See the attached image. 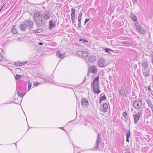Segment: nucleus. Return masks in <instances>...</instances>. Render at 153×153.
Returning a JSON list of instances; mask_svg holds the SVG:
<instances>
[{"instance_id": "1", "label": "nucleus", "mask_w": 153, "mask_h": 153, "mask_svg": "<svg viewBox=\"0 0 153 153\" xmlns=\"http://www.w3.org/2000/svg\"><path fill=\"white\" fill-rule=\"evenodd\" d=\"M132 104L133 106L137 110L136 111H135L133 114L134 122V123L136 124L138 123L140 117L143 114V110L140 108L142 104V99L139 98L134 101L133 102Z\"/></svg>"}, {"instance_id": "2", "label": "nucleus", "mask_w": 153, "mask_h": 153, "mask_svg": "<svg viewBox=\"0 0 153 153\" xmlns=\"http://www.w3.org/2000/svg\"><path fill=\"white\" fill-rule=\"evenodd\" d=\"M34 21L38 27H40L44 25V24L41 21L42 19V13L39 12H35L34 15Z\"/></svg>"}, {"instance_id": "3", "label": "nucleus", "mask_w": 153, "mask_h": 153, "mask_svg": "<svg viewBox=\"0 0 153 153\" xmlns=\"http://www.w3.org/2000/svg\"><path fill=\"white\" fill-rule=\"evenodd\" d=\"M94 93L99 94L100 92L99 90V77L97 76L94 80L92 85Z\"/></svg>"}, {"instance_id": "4", "label": "nucleus", "mask_w": 153, "mask_h": 153, "mask_svg": "<svg viewBox=\"0 0 153 153\" xmlns=\"http://www.w3.org/2000/svg\"><path fill=\"white\" fill-rule=\"evenodd\" d=\"M42 19H41V21L44 24L45 21H48L50 18V14L48 11H45L44 13H42Z\"/></svg>"}, {"instance_id": "5", "label": "nucleus", "mask_w": 153, "mask_h": 153, "mask_svg": "<svg viewBox=\"0 0 153 153\" xmlns=\"http://www.w3.org/2000/svg\"><path fill=\"white\" fill-rule=\"evenodd\" d=\"M37 79L38 81L42 82V84L47 83L49 81L48 77L45 75L38 76Z\"/></svg>"}, {"instance_id": "6", "label": "nucleus", "mask_w": 153, "mask_h": 153, "mask_svg": "<svg viewBox=\"0 0 153 153\" xmlns=\"http://www.w3.org/2000/svg\"><path fill=\"white\" fill-rule=\"evenodd\" d=\"M101 136L100 134L99 133L98 134L97 140L96 141L94 147V149H96L97 150L99 149V145L100 142L102 140Z\"/></svg>"}, {"instance_id": "7", "label": "nucleus", "mask_w": 153, "mask_h": 153, "mask_svg": "<svg viewBox=\"0 0 153 153\" xmlns=\"http://www.w3.org/2000/svg\"><path fill=\"white\" fill-rule=\"evenodd\" d=\"M71 16L73 24H74L75 26H76V25L75 21L76 18L75 10L74 8H72L71 9Z\"/></svg>"}, {"instance_id": "8", "label": "nucleus", "mask_w": 153, "mask_h": 153, "mask_svg": "<svg viewBox=\"0 0 153 153\" xmlns=\"http://www.w3.org/2000/svg\"><path fill=\"white\" fill-rule=\"evenodd\" d=\"M25 24L28 29H31L33 28L34 24L32 20L29 19L27 20L25 22Z\"/></svg>"}, {"instance_id": "9", "label": "nucleus", "mask_w": 153, "mask_h": 153, "mask_svg": "<svg viewBox=\"0 0 153 153\" xmlns=\"http://www.w3.org/2000/svg\"><path fill=\"white\" fill-rule=\"evenodd\" d=\"M81 105L83 108H87L89 105L88 100L85 98H83L81 100Z\"/></svg>"}, {"instance_id": "10", "label": "nucleus", "mask_w": 153, "mask_h": 153, "mask_svg": "<svg viewBox=\"0 0 153 153\" xmlns=\"http://www.w3.org/2000/svg\"><path fill=\"white\" fill-rule=\"evenodd\" d=\"M136 29L138 32L140 34L144 35L145 34V31L143 28L139 25L136 26Z\"/></svg>"}, {"instance_id": "11", "label": "nucleus", "mask_w": 153, "mask_h": 153, "mask_svg": "<svg viewBox=\"0 0 153 153\" xmlns=\"http://www.w3.org/2000/svg\"><path fill=\"white\" fill-rule=\"evenodd\" d=\"M120 93L124 97H126V95L124 88L123 87L120 88L118 89Z\"/></svg>"}, {"instance_id": "12", "label": "nucleus", "mask_w": 153, "mask_h": 153, "mask_svg": "<svg viewBox=\"0 0 153 153\" xmlns=\"http://www.w3.org/2000/svg\"><path fill=\"white\" fill-rule=\"evenodd\" d=\"M99 65L100 67H104L105 66V61L104 59H100L99 61Z\"/></svg>"}, {"instance_id": "13", "label": "nucleus", "mask_w": 153, "mask_h": 153, "mask_svg": "<svg viewBox=\"0 0 153 153\" xmlns=\"http://www.w3.org/2000/svg\"><path fill=\"white\" fill-rule=\"evenodd\" d=\"M96 58L95 56H89L88 59V61L90 62H95Z\"/></svg>"}, {"instance_id": "14", "label": "nucleus", "mask_w": 153, "mask_h": 153, "mask_svg": "<svg viewBox=\"0 0 153 153\" xmlns=\"http://www.w3.org/2000/svg\"><path fill=\"white\" fill-rule=\"evenodd\" d=\"M55 27V24L53 22L52 20H50L49 21V27L50 29L51 30H52V27Z\"/></svg>"}, {"instance_id": "15", "label": "nucleus", "mask_w": 153, "mask_h": 153, "mask_svg": "<svg viewBox=\"0 0 153 153\" xmlns=\"http://www.w3.org/2000/svg\"><path fill=\"white\" fill-rule=\"evenodd\" d=\"M90 71L93 74L96 73L97 70L95 66H92L90 68Z\"/></svg>"}, {"instance_id": "16", "label": "nucleus", "mask_w": 153, "mask_h": 153, "mask_svg": "<svg viewBox=\"0 0 153 153\" xmlns=\"http://www.w3.org/2000/svg\"><path fill=\"white\" fill-rule=\"evenodd\" d=\"M16 27V25H13L12 27L11 31L13 34H16L18 33V31Z\"/></svg>"}, {"instance_id": "17", "label": "nucleus", "mask_w": 153, "mask_h": 153, "mask_svg": "<svg viewBox=\"0 0 153 153\" xmlns=\"http://www.w3.org/2000/svg\"><path fill=\"white\" fill-rule=\"evenodd\" d=\"M20 28L21 30L22 31H25L26 30L27 28L25 22L23 24H22L20 25Z\"/></svg>"}, {"instance_id": "18", "label": "nucleus", "mask_w": 153, "mask_h": 153, "mask_svg": "<svg viewBox=\"0 0 153 153\" xmlns=\"http://www.w3.org/2000/svg\"><path fill=\"white\" fill-rule=\"evenodd\" d=\"M108 107V105L107 103H105L103 104L102 107V111L104 112H105L107 111Z\"/></svg>"}, {"instance_id": "19", "label": "nucleus", "mask_w": 153, "mask_h": 153, "mask_svg": "<svg viewBox=\"0 0 153 153\" xmlns=\"http://www.w3.org/2000/svg\"><path fill=\"white\" fill-rule=\"evenodd\" d=\"M56 55L59 57L61 58H63L65 57L64 54L62 53L61 51L57 52L56 53Z\"/></svg>"}, {"instance_id": "20", "label": "nucleus", "mask_w": 153, "mask_h": 153, "mask_svg": "<svg viewBox=\"0 0 153 153\" xmlns=\"http://www.w3.org/2000/svg\"><path fill=\"white\" fill-rule=\"evenodd\" d=\"M146 102H147L149 106L151 109L152 110H153V105L151 102L149 100H147Z\"/></svg>"}, {"instance_id": "21", "label": "nucleus", "mask_w": 153, "mask_h": 153, "mask_svg": "<svg viewBox=\"0 0 153 153\" xmlns=\"http://www.w3.org/2000/svg\"><path fill=\"white\" fill-rule=\"evenodd\" d=\"M82 53H82V57L85 58L88 55V53L86 51H82Z\"/></svg>"}, {"instance_id": "22", "label": "nucleus", "mask_w": 153, "mask_h": 153, "mask_svg": "<svg viewBox=\"0 0 153 153\" xmlns=\"http://www.w3.org/2000/svg\"><path fill=\"white\" fill-rule=\"evenodd\" d=\"M143 75L146 77H147L149 74V72L146 70L143 71Z\"/></svg>"}, {"instance_id": "23", "label": "nucleus", "mask_w": 153, "mask_h": 153, "mask_svg": "<svg viewBox=\"0 0 153 153\" xmlns=\"http://www.w3.org/2000/svg\"><path fill=\"white\" fill-rule=\"evenodd\" d=\"M79 41L81 42H82V43H83L85 44H86L88 42L87 40H86L85 39H80Z\"/></svg>"}, {"instance_id": "24", "label": "nucleus", "mask_w": 153, "mask_h": 153, "mask_svg": "<svg viewBox=\"0 0 153 153\" xmlns=\"http://www.w3.org/2000/svg\"><path fill=\"white\" fill-rule=\"evenodd\" d=\"M39 82H33V85H35L36 86H38V85H41V84H42V82H40V81H39Z\"/></svg>"}, {"instance_id": "25", "label": "nucleus", "mask_w": 153, "mask_h": 153, "mask_svg": "<svg viewBox=\"0 0 153 153\" xmlns=\"http://www.w3.org/2000/svg\"><path fill=\"white\" fill-rule=\"evenodd\" d=\"M82 53L83 54L82 51H78L76 52V54L77 56L82 57Z\"/></svg>"}, {"instance_id": "26", "label": "nucleus", "mask_w": 153, "mask_h": 153, "mask_svg": "<svg viewBox=\"0 0 153 153\" xmlns=\"http://www.w3.org/2000/svg\"><path fill=\"white\" fill-rule=\"evenodd\" d=\"M131 17L132 19L134 21H136L137 20L136 16L133 14H132L131 15Z\"/></svg>"}, {"instance_id": "27", "label": "nucleus", "mask_w": 153, "mask_h": 153, "mask_svg": "<svg viewBox=\"0 0 153 153\" xmlns=\"http://www.w3.org/2000/svg\"><path fill=\"white\" fill-rule=\"evenodd\" d=\"M106 99V97L105 95H103L100 98V102L101 103V101H103L104 100H105Z\"/></svg>"}, {"instance_id": "28", "label": "nucleus", "mask_w": 153, "mask_h": 153, "mask_svg": "<svg viewBox=\"0 0 153 153\" xmlns=\"http://www.w3.org/2000/svg\"><path fill=\"white\" fill-rule=\"evenodd\" d=\"M27 85H28V91H29L31 88L32 84L31 82H30L28 81L27 82Z\"/></svg>"}, {"instance_id": "29", "label": "nucleus", "mask_w": 153, "mask_h": 153, "mask_svg": "<svg viewBox=\"0 0 153 153\" xmlns=\"http://www.w3.org/2000/svg\"><path fill=\"white\" fill-rule=\"evenodd\" d=\"M42 31V30L41 29H39L36 30H34L33 32L34 33H39Z\"/></svg>"}, {"instance_id": "30", "label": "nucleus", "mask_w": 153, "mask_h": 153, "mask_svg": "<svg viewBox=\"0 0 153 153\" xmlns=\"http://www.w3.org/2000/svg\"><path fill=\"white\" fill-rule=\"evenodd\" d=\"M142 65L144 68H147L148 66V63L146 62H144L142 63Z\"/></svg>"}, {"instance_id": "31", "label": "nucleus", "mask_w": 153, "mask_h": 153, "mask_svg": "<svg viewBox=\"0 0 153 153\" xmlns=\"http://www.w3.org/2000/svg\"><path fill=\"white\" fill-rule=\"evenodd\" d=\"M17 94L20 97H23L25 94L22 93L19 91L17 92Z\"/></svg>"}, {"instance_id": "32", "label": "nucleus", "mask_w": 153, "mask_h": 153, "mask_svg": "<svg viewBox=\"0 0 153 153\" xmlns=\"http://www.w3.org/2000/svg\"><path fill=\"white\" fill-rule=\"evenodd\" d=\"M105 50L106 52L108 53H110L109 52H111L113 51V50L108 48H106L105 49Z\"/></svg>"}, {"instance_id": "33", "label": "nucleus", "mask_w": 153, "mask_h": 153, "mask_svg": "<svg viewBox=\"0 0 153 153\" xmlns=\"http://www.w3.org/2000/svg\"><path fill=\"white\" fill-rule=\"evenodd\" d=\"M21 78V76L20 75H19L17 74V75H16L15 76V78L16 80H18L19 79Z\"/></svg>"}, {"instance_id": "34", "label": "nucleus", "mask_w": 153, "mask_h": 153, "mask_svg": "<svg viewBox=\"0 0 153 153\" xmlns=\"http://www.w3.org/2000/svg\"><path fill=\"white\" fill-rule=\"evenodd\" d=\"M21 62H15L14 63V64L17 66H21Z\"/></svg>"}, {"instance_id": "35", "label": "nucleus", "mask_w": 153, "mask_h": 153, "mask_svg": "<svg viewBox=\"0 0 153 153\" xmlns=\"http://www.w3.org/2000/svg\"><path fill=\"white\" fill-rule=\"evenodd\" d=\"M130 135V132L129 131H128L126 134V137L129 138Z\"/></svg>"}, {"instance_id": "36", "label": "nucleus", "mask_w": 153, "mask_h": 153, "mask_svg": "<svg viewBox=\"0 0 153 153\" xmlns=\"http://www.w3.org/2000/svg\"><path fill=\"white\" fill-rule=\"evenodd\" d=\"M123 116L124 117H127L128 116L127 113L126 112H124L123 114Z\"/></svg>"}, {"instance_id": "37", "label": "nucleus", "mask_w": 153, "mask_h": 153, "mask_svg": "<svg viewBox=\"0 0 153 153\" xmlns=\"http://www.w3.org/2000/svg\"><path fill=\"white\" fill-rule=\"evenodd\" d=\"M3 58V56L2 54H1L0 53V62L1 60Z\"/></svg>"}, {"instance_id": "38", "label": "nucleus", "mask_w": 153, "mask_h": 153, "mask_svg": "<svg viewBox=\"0 0 153 153\" xmlns=\"http://www.w3.org/2000/svg\"><path fill=\"white\" fill-rule=\"evenodd\" d=\"M89 19H86L85 21L84 24H85L89 21Z\"/></svg>"}, {"instance_id": "39", "label": "nucleus", "mask_w": 153, "mask_h": 153, "mask_svg": "<svg viewBox=\"0 0 153 153\" xmlns=\"http://www.w3.org/2000/svg\"><path fill=\"white\" fill-rule=\"evenodd\" d=\"M26 63H27L26 62H21V65H25V64Z\"/></svg>"}, {"instance_id": "40", "label": "nucleus", "mask_w": 153, "mask_h": 153, "mask_svg": "<svg viewBox=\"0 0 153 153\" xmlns=\"http://www.w3.org/2000/svg\"><path fill=\"white\" fill-rule=\"evenodd\" d=\"M81 21H80V22L78 21V27H81Z\"/></svg>"}, {"instance_id": "41", "label": "nucleus", "mask_w": 153, "mask_h": 153, "mask_svg": "<svg viewBox=\"0 0 153 153\" xmlns=\"http://www.w3.org/2000/svg\"><path fill=\"white\" fill-rule=\"evenodd\" d=\"M82 13L81 12H80L79 14L78 17H82Z\"/></svg>"}, {"instance_id": "42", "label": "nucleus", "mask_w": 153, "mask_h": 153, "mask_svg": "<svg viewBox=\"0 0 153 153\" xmlns=\"http://www.w3.org/2000/svg\"><path fill=\"white\" fill-rule=\"evenodd\" d=\"M65 88L72 89V88L71 87H70L69 86H66V87H65Z\"/></svg>"}, {"instance_id": "43", "label": "nucleus", "mask_w": 153, "mask_h": 153, "mask_svg": "<svg viewBox=\"0 0 153 153\" xmlns=\"http://www.w3.org/2000/svg\"><path fill=\"white\" fill-rule=\"evenodd\" d=\"M81 19H82V17H78V21H79V22L81 21Z\"/></svg>"}, {"instance_id": "44", "label": "nucleus", "mask_w": 153, "mask_h": 153, "mask_svg": "<svg viewBox=\"0 0 153 153\" xmlns=\"http://www.w3.org/2000/svg\"><path fill=\"white\" fill-rule=\"evenodd\" d=\"M151 61L152 62V64L153 65V56H152V57L151 59Z\"/></svg>"}, {"instance_id": "45", "label": "nucleus", "mask_w": 153, "mask_h": 153, "mask_svg": "<svg viewBox=\"0 0 153 153\" xmlns=\"http://www.w3.org/2000/svg\"><path fill=\"white\" fill-rule=\"evenodd\" d=\"M124 120L125 121H126L128 120V118L126 117H124Z\"/></svg>"}, {"instance_id": "46", "label": "nucleus", "mask_w": 153, "mask_h": 153, "mask_svg": "<svg viewBox=\"0 0 153 153\" xmlns=\"http://www.w3.org/2000/svg\"><path fill=\"white\" fill-rule=\"evenodd\" d=\"M39 44L40 45H43V43L42 42H39Z\"/></svg>"}, {"instance_id": "47", "label": "nucleus", "mask_w": 153, "mask_h": 153, "mask_svg": "<svg viewBox=\"0 0 153 153\" xmlns=\"http://www.w3.org/2000/svg\"><path fill=\"white\" fill-rule=\"evenodd\" d=\"M129 138H128V137H126V141L128 142L129 141Z\"/></svg>"}, {"instance_id": "48", "label": "nucleus", "mask_w": 153, "mask_h": 153, "mask_svg": "<svg viewBox=\"0 0 153 153\" xmlns=\"http://www.w3.org/2000/svg\"><path fill=\"white\" fill-rule=\"evenodd\" d=\"M132 0V2H133V3L134 4H135V2H136V0Z\"/></svg>"}, {"instance_id": "49", "label": "nucleus", "mask_w": 153, "mask_h": 153, "mask_svg": "<svg viewBox=\"0 0 153 153\" xmlns=\"http://www.w3.org/2000/svg\"><path fill=\"white\" fill-rule=\"evenodd\" d=\"M125 153H131L129 151H127L126 152H125Z\"/></svg>"}, {"instance_id": "50", "label": "nucleus", "mask_w": 153, "mask_h": 153, "mask_svg": "<svg viewBox=\"0 0 153 153\" xmlns=\"http://www.w3.org/2000/svg\"><path fill=\"white\" fill-rule=\"evenodd\" d=\"M60 128L61 129H62V130H64V129L63 128V127H61V128Z\"/></svg>"}, {"instance_id": "51", "label": "nucleus", "mask_w": 153, "mask_h": 153, "mask_svg": "<svg viewBox=\"0 0 153 153\" xmlns=\"http://www.w3.org/2000/svg\"><path fill=\"white\" fill-rule=\"evenodd\" d=\"M133 110H134V109L132 108H131V111H132Z\"/></svg>"}, {"instance_id": "52", "label": "nucleus", "mask_w": 153, "mask_h": 153, "mask_svg": "<svg viewBox=\"0 0 153 153\" xmlns=\"http://www.w3.org/2000/svg\"><path fill=\"white\" fill-rule=\"evenodd\" d=\"M152 111V113H153V115H152V117H153V110Z\"/></svg>"}, {"instance_id": "53", "label": "nucleus", "mask_w": 153, "mask_h": 153, "mask_svg": "<svg viewBox=\"0 0 153 153\" xmlns=\"http://www.w3.org/2000/svg\"><path fill=\"white\" fill-rule=\"evenodd\" d=\"M74 151H75V149L74 147Z\"/></svg>"}, {"instance_id": "54", "label": "nucleus", "mask_w": 153, "mask_h": 153, "mask_svg": "<svg viewBox=\"0 0 153 153\" xmlns=\"http://www.w3.org/2000/svg\"><path fill=\"white\" fill-rule=\"evenodd\" d=\"M87 62H88V60H87Z\"/></svg>"}, {"instance_id": "55", "label": "nucleus", "mask_w": 153, "mask_h": 153, "mask_svg": "<svg viewBox=\"0 0 153 153\" xmlns=\"http://www.w3.org/2000/svg\"><path fill=\"white\" fill-rule=\"evenodd\" d=\"M72 121H71L70 122H71Z\"/></svg>"}]
</instances>
